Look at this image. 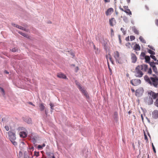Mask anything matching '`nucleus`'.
<instances>
[{"mask_svg":"<svg viewBox=\"0 0 158 158\" xmlns=\"http://www.w3.org/2000/svg\"><path fill=\"white\" fill-rule=\"evenodd\" d=\"M115 20L114 18H112L109 20V23L111 26H113L115 23Z\"/></svg>","mask_w":158,"mask_h":158,"instance_id":"obj_9","label":"nucleus"},{"mask_svg":"<svg viewBox=\"0 0 158 158\" xmlns=\"http://www.w3.org/2000/svg\"><path fill=\"white\" fill-rule=\"evenodd\" d=\"M29 103L33 106H35V105L31 102H30Z\"/></svg>","mask_w":158,"mask_h":158,"instance_id":"obj_52","label":"nucleus"},{"mask_svg":"<svg viewBox=\"0 0 158 158\" xmlns=\"http://www.w3.org/2000/svg\"><path fill=\"white\" fill-rule=\"evenodd\" d=\"M133 49L136 51H139L140 49V47L138 44H136L134 46Z\"/></svg>","mask_w":158,"mask_h":158,"instance_id":"obj_14","label":"nucleus"},{"mask_svg":"<svg viewBox=\"0 0 158 158\" xmlns=\"http://www.w3.org/2000/svg\"><path fill=\"white\" fill-rule=\"evenodd\" d=\"M127 0V3H129L130 2L131 0Z\"/></svg>","mask_w":158,"mask_h":158,"instance_id":"obj_54","label":"nucleus"},{"mask_svg":"<svg viewBox=\"0 0 158 158\" xmlns=\"http://www.w3.org/2000/svg\"><path fill=\"white\" fill-rule=\"evenodd\" d=\"M139 39L142 43L144 44L146 43V41L142 36H140L139 37Z\"/></svg>","mask_w":158,"mask_h":158,"instance_id":"obj_22","label":"nucleus"},{"mask_svg":"<svg viewBox=\"0 0 158 158\" xmlns=\"http://www.w3.org/2000/svg\"><path fill=\"white\" fill-rule=\"evenodd\" d=\"M12 51L13 52H16V50L15 48H13L12 49Z\"/></svg>","mask_w":158,"mask_h":158,"instance_id":"obj_44","label":"nucleus"},{"mask_svg":"<svg viewBox=\"0 0 158 158\" xmlns=\"http://www.w3.org/2000/svg\"><path fill=\"white\" fill-rule=\"evenodd\" d=\"M118 38L119 40V43L121 44V39L120 36V35H118Z\"/></svg>","mask_w":158,"mask_h":158,"instance_id":"obj_45","label":"nucleus"},{"mask_svg":"<svg viewBox=\"0 0 158 158\" xmlns=\"http://www.w3.org/2000/svg\"><path fill=\"white\" fill-rule=\"evenodd\" d=\"M18 33L20 34V35H23V36L26 37V38H28L29 37V36H28L27 35L24 33H23L22 32H21V31H19L18 32Z\"/></svg>","mask_w":158,"mask_h":158,"instance_id":"obj_18","label":"nucleus"},{"mask_svg":"<svg viewBox=\"0 0 158 158\" xmlns=\"http://www.w3.org/2000/svg\"><path fill=\"white\" fill-rule=\"evenodd\" d=\"M145 53H144V52H142L141 54V55L143 56V57H144V56H145Z\"/></svg>","mask_w":158,"mask_h":158,"instance_id":"obj_42","label":"nucleus"},{"mask_svg":"<svg viewBox=\"0 0 158 158\" xmlns=\"http://www.w3.org/2000/svg\"><path fill=\"white\" fill-rule=\"evenodd\" d=\"M83 94L85 96L86 98H89V94L86 92L84 93V94Z\"/></svg>","mask_w":158,"mask_h":158,"instance_id":"obj_30","label":"nucleus"},{"mask_svg":"<svg viewBox=\"0 0 158 158\" xmlns=\"http://www.w3.org/2000/svg\"><path fill=\"white\" fill-rule=\"evenodd\" d=\"M150 48L151 49H152V50H153V47H150Z\"/></svg>","mask_w":158,"mask_h":158,"instance_id":"obj_61","label":"nucleus"},{"mask_svg":"<svg viewBox=\"0 0 158 158\" xmlns=\"http://www.w3.org/2000/svg\"><path fill=\"white\" fill-rule=\"evenodd\" d=\"M145 59L146 62L148 63H149V61L150 60V58L149 56H145Z\"/></svg>","mask_w":158,"mask_h":158,"instance_id":"obj_21","label":"nucleus"},{"mask_svg":"<svg viewBox=\"0 0 158 158\" xmlns=\"http://www.w3.org/2000/svg\"><path fill=\"white\" fill-rule=\"evenodd\" d=\"M12 24L13 26H14L15 27H16L20 29H21L25 31V29L24 27H23L21 26H19L17 25H16L15 24Z\"/></svg>","mask_w":158,"mask_h":158,"instance_id":"obj_17","label":"nucleus"},{"mask_svg":"<svg viewBox=\"0 0 158 158\" xmlns=\"http://www.w3.org/2000/svg\"><path fill=\"white\" fill-rule=\"evenodd\" d=\"M148 97L145 98V102L149 105L153 104V99H155L158 98V93H156L152 91H149L148 93Z\"/></svg>","mask_w":158,"mask_h":158,"instance_id":"obj_2","label":"nucleus"},{"mask_svg":"<svg viewBox=\"0 0 158 158\" xmlns=\"http://www.w3.org/2000/svg\"><path fill=\"white\" fill-rule=\"evenodd\" d=\"M121 30L122 31L124 35H125L126 34V31L124 28L121 27Z\"/></svg>","mask_w":158,"mask_h":158,"instance_id":"obj_31","label":"nucleus"},{"mask_svg":"<svg viewBox=\"0 0 158 158\" xmlns=\"http://www.w3.org/2000/svg\"><path fill=\"white\" fill-rule=\"evenodd\" d=\"M152 115L155 118H158V111L157 110H154L152 113Z\"/></svg>","mask_w":158,"mask_h":158,"instance_id":"obj_12","label":"nucleus"},{"mask_svg":"<svg viewBox=\"0 0 158 158\" xmlns=\"http://www.w3.org/2000/svg\"><path fill=\"white\" fill-rule=\"evenodd\" d=\"M126 40L127 41H129V36H128V37H126Z\"/></svg>","mask_w":158,"mask_h":158,"instance_id":"obj_49","label":"nucleus"},{"mask_svg":"<svg viewBox=\"0 0 158 158\" xmlns=\"http://www.w3.org/2000/svg\"><path fill=\"white\" fill-rule=\"evenodd\" d=\"M76 83L77 86L79 84H80L79 83H78V82H77V81H76Z\"/></svg>","mask_w":158,"mask_h":158,"instance_id":"obj_55","label":"nucleus"},{"mask_svg":"<svg viewBox=\"0 0 158 158\" xmlns=\"http://www.w3.org/2000/svg\"><path fill=\"white\" fill-rule=\"evenodd\" d=\"M123 8L124 9V10H127L129 9L127 6H123Z\"/></svg>","mask_w":158,"mask_h":158,"instance_id":"obj_37","label":"nucleus"},{"mask_svg":"<svg viewBox=\"0 0 158 158\" xmlns=\"http://www.w3.org/2000/svg\"><path fill=\"white\" fill-rule=\"evenodd\" d=\"M143 90L142 88H139L137 90L135 91V95L138 97H139L141 96L143 94Z\"/></svg>","mask_w":158,"mask_h":158,"instance_id":"obj_6","label":"nucleus"},{"mask_svg":"<svg viewBox=\"0 0 158 158\" xmlns=\"http://www.w3.org/2000/svg\"><path fill=\"white\" fill-rule=\"evenodd\" d=\"M131 90L132 92H134L135 91V90L133 89H131Z\"/></svg>","mask_w":158,"mask_h":158,"instance_id":"obj_51","label":"nucleus"},{"mask_svg":"<svg viewBox=\"0 0 158 158\" xmlns=\"http://www.w3.org/2000/svg\"><path fill=\"white\" fill-rule=\"evenodd\" d=\"M156 61H157V63H156V64H158V60H156Z\"/></svg>","mask_w":158,"mask_h":158,"instance_id":"obj_58","label":"nucleus"},{"mask_svg":"<svg viewBox=\"0 0 158 158\" xmlns=\"http://www.w3.org/2000/svg\"><path fill=\"white\" fill-rule=\"evenodd\" d=\"M109 69L110 71V72H111V69L110 68H109Z\"/></svg>","mask_w":158,"mask_h":158,"instance_id":"obj_64","label":"nucleus"},{"mask_svg":"<svg viewBox=\"0 0 158 158\" xmlns=\"http://www.w3.org/2000/svg\"><path fill=\"white\" fill-rule=\"evenodd\" d=\"M145 7H146V9H147V10H148V9H149L148 8L147 6H145Z\"/></svg>","mask_w":158,"mask_h":158,"instance_id":"obj_57","label":"nucleus"},{"mask_svg":"<svg viewBox=\"0 0 158 158\" xmlns=\"http://www.w3.org/2000/svg\"><path fill=\"white\" fill-rule=\"evenodd\" d=\"M153 76L154 77H157L156 75H155V74H153Z\"/></svg>","mask_w":158,"mask_h":158,"instance_id":"obj_60","label":"nucleus"},{"mask_svg":"<svg viewBox=\"0 0 158 158\" xmlns=\"http://www.w3.org/2000/svg\"><path fill=\"white\" fill-rule=\"evenodd\" d=\"M113 9L112 8L108 9L106 12V15L107 16L111 12H113Z\"/></svg>","mask_w":158,"mask_h":158,"instance_id":"obj_13","label":"nucleus"},{"mask_svg":"<svg viewBox=\"0 0 158 158\" xmlns=\"http://www.w3.org/2000/svg\"><path fill=\"white\" fill-rule=\"evenodd\" d=\"M104 1L106 3L109 2H110V0H104Z\"/></svg>","mask_w":158,"mask_h":158,"instance_id":"obj_46","label":"nucleus"},{"mask_svg":"<svg viewBox=\"0 0 158 158\" xmlns=\"http://www.w3.org/2000/svg\"><path fill=\"white\" fill-rule=\"evenodd\" d=\"M25 122L28 124H31L32 123V120L30 118H27L25 119Z\"/></svg>","mask_w":158,"mask_h":158,"instance_id":"obj_23","label":"nucleus"},{"mask_svg":"<svg viewBox=\"0 0 158 158\" xmlns=\"http://www.w3.org/2000/svg\"><path fill=\"white\" fill-rule=\"evenodd\" d=\"M0 92L2 93V95L4 96L5 95V92L4 89L1 87H0Z\"/></svg>","mask_w":158,"mask_h":158,"instance_id":"obj_24","label":"nucleus"},{"mask_svg":"<svg viewBox=\"0 0 158 158\" xmlns=\"http://www.w3.org/2000/svg\"><path fill=\"white\" fill-rule=\"evenodd\" d=\"M144 135L145 139L147 141L148 140L147 136L145 133H144Z\"/></svg>","mask_w":158,"mask_h":158,"instance_id":"obj_38","label":"nucleus"},{"mask_svg":"<svg viewBox=\"0 0 158 158\" xmlns=\"http://www.w3.org/2000/svg\"><path fill=\"white\" fill-rule=\"evenodd\" d=\"M15 140H12L11 141L14 146H16L17 145V142L15 141Z\"/></svg>","mask_w":158,"mask_h":158,"instance_id":"obj_29","label":"nucleus"},{"mask_svg":"<svg viewBox=\"0 0 158 158\" xmlns=\"http://www.w3.org/2000/svg\"><path fill=\"white\" fill-rule=\"evenodd\" d=\"M45 144H43L42 146V147H45Z\"/></svg>","mask_w":158,"mask_h":158,"instance_id":"obj_59","label":"nucleus"},{"mask_svg":"<svg viewBox=\"0 0 158 158\" xmlns=\"http://www.w3.org/2000/svg\"><path fill=\"white\" fill-rule=\"evenodd\" d=\"M9 138L10 141L15 140L16 139V135L15 133L12 131H9L8 132Z\"/></svg>","mask_w":158,"mask_h":158,"instance_id":"obj_5","label":"nucleus"},{"mask_svg":"<svg viewBox=\"0 0 158 158\" xmlns=\"http://www.w3.org/2000/svg\"><path fill=\"white\" fill-rule=\"evenodd\" d=\"M152 69L151 68H150V69H148V74H151L152 73Z\"/></svg>","mask_w":158,"mask_h":158,"instance_id":"obj_36","label":"nucleus"},{"mask_svg":"<svg viewBox=\"0 0 158 158\" xmlns=\"http://www.w3.org/2000/svg\"><path fill=\"white\" fill-rule=\"evenodd\" d=\"M131 83L133 85L136 86L141 84V81L139 79H135L132 80L131 81Z\"/></svg>","mask_w":158,"mask_h":158,"instance_id":"obj_4","label":"nucleus"},{"mask_svg":"<svg viewBox=\"0 0 158 158\" xmlns=\"http://www.w3.org/2000/svg\"><path fill=\"white\" fill-rule=\"evenodd\" d=\"M39 152H36V151H35L34 152V155L35 156H36L37 157H38V156H39Z\"/></svg>","mask_w":158,"mask_h":158,"instance_id":"obj_32","label":"nucleus"},{"mask_svg":"<svg viewBox=\"0 0 158 158\" xmlns=\"http://www.w3.org/2000/svg\"><path fill=\"white\" fill-rule=\"evenodd\" d=\"M154 104L155 106L158 107V99H157L154 102Z\"/></svg>","mask_w":158,"mask_h":158,"instance_id":"obj_28","label":"nucleus"},{"mask_svg":"<svg viewBox=\"0 0 158 158\" xmlns=\"http://www.w3.org/2000/svg\"><path fill=\"white\" fill-rule=\"evenodd\" d=\"M4 72L6 74H8L9 73V72L8 71H6V70H5Z\"/></svg>","mask_w":158,"mask_h":158,"instance_id":"obj_53","label":"nucleus"},{"mask_svg":"<svg viewBox=\"0 0 158 158\" xmlns=\"http://www.w3.org/2000/svg\"><path fill=\"white\" fill-rule=\"evenodd\" d=\"M19 135L21 137H22L23 138H25L27 136V134L26 132L23 131L21 132L20 133Z\"/></svg>","mask_w":158,"mask_h":158,"instance_id":"obj_16","label":"nucleus"},{"mask_svg":"<svg viewBox=\"0 0 158 158\" xmlns=\"http://www.w3.org/2000/svg\"><path fill=\"white\" fill-rule=\"evenodd\" d=\"M133 31L137 35H139V31L136 29L134 28L133 29Z\"/></svg>","mask_w":158,"mask_h":158,"instance_id":"obj_27","label":"nucleus"},{"mask_svg":"<svg viewBox=\"0 0 158 158\" xmlns=\"http://www.w3.org/2000/svg\"><path fill=\"white\" fill-rule=\"evenodd\" d=\"M150 56L154 60H156V59L155 56H154V55H151Z\"/></svg>","mask_w":158,"mask_h":158,"instance_id":"obj_34","label":"nucleus"},{"mask_svg":"<svg viewBox=\"0 0 158 158\" xmlns=\"http://www.w3.org/2000/svg\"><path fill=\"white\" fill-rule=\"evenodd\" d=\"M24 158H32L33 157H30L29 155L26 154H24Z\"/></svg>","mask_w":158,"mask_h":158,"instance_id":"obj_33","label":"nucleus"},{"mask_svg":"<svg viewBox=\"0 0 158 158\" xmlns=\"http://www.w3.org/2000/svg\"><path fill=\"white\" fill-rule=\"evenodd\" d=\"M40 109L41 111H43L45 109V106L42 103L39 106Z\"/></svg>","mask_w":158,"mask_h":158,"instance_id":"obj_20","label":"nucleus"},{"mask_svg":"<svg viewBox=\"0 0 158 158\" xmlns=\"http://www.w3.org/2000/svg\"><path fill=\"white\" fill-rule=\"evenodd\" d=\"M119 9L122 11L125 12L126 13L128 14L129 15H132L131 12L129 9L127 10H124L123 8L121 7H119Z\"/></svg>","mask_w":158,"mask_h":158,"instance_id":"obj_10","label":"nucleus"},{"mask_svg":"<svg viewBox=\"0 0 158 158\" xmlns=\"http://www.w3.org/2000/svg\"><path fill=\"white\" fill-rule=\"evenodd\" d=\"M152 148H153V151H154V152H156V150H155V147H154V146L153 143H152Z\"/></svg>","mask_w":158,"mask_h":158,"instance_id":"obj_41","label":"nucleus"},{"mask_svg":"<svg viewBox=\"0 0 158 158\" xmlns=\"http://www.w3.org/2000/svg\"><path fill=\"white\" fill-rule=\"evenodd\" d=\"M108 68H109V69L110 68V66H109V63H108Z\"/></svg>","mask_w":158,"mask_h":158,"instance_id":"obj_63","label":"nucleus"},{"mask_svg":"<svg viewBox=\"0 0 158 158\" xmlns=\"http://www.w3.org/2000/svg\"><path fill=\"white\" fill-rule=\"evenodd\" d=\"M152 69L153 72L155 73L156 75H158V71L156 67V66H154V67L152 68Z\"/></svg>","mask_w":158,"mask_h":158,"instance_id":"obj_19","label":"nucleus"},{"mask_svg":"<svg viewBox=\"0 0 158 158\" xmlns=\"http://www.w3.org/2000/svg\"><path fill=\"white\" fill-rule=\"evenodd\" d=\"M149 63L150 64V66L152 67V68H153L154 66H156L155 65L156 63H154V62H149Z\"/></svg>","mask_w":158,"mask_h":158,"instance_id":"obj_26","label":"nucleus"},{"mask_svg":"<svg viewBox=\"0 0 158 158\" xmlns=\"http://www.w3.org/2000/svg\"><path fill=\"white\" fill-rule=\"evenodd\" d=\"M156 25L158 26V20H156Z\"/></svg>","mask_w":158,"mask_h":158,"instance_id":"obj_48","label":"nucleus"},{"mask_svg":"<svg viewBox=\"0 0 158 158\" xmlns=\"http://www.w3.org/2000/svg\"><path fill=\"white\" fill-rule=\"evenodd\" d=\"M131 56L132 62L134 63H135L137 60V57L135 54L133 53H131Z\"/></svg>","mask_w":158,"mask_h":158,"instance_id":"obj_8","label":"nucleus"},{"mask_svg":"<svg viewBox=\"0 0 158 158\" xmlns=\"http://www.w3.org/2000/svg\"><path fill=\"white\" fill-rule=\"evenodd\" d=\"M148 52L151 54L155 55V52L153 51L150 50L148 49Z\"/></svg>","mask_w":158,"mask_h":158,"instance_id":"obj_25","label":"nucleus"},{"mask_svg":"<svg viewBox=\"0 0 158 158\" xmlns=\"http://www.w3.org/2000/svg\"><path fill=\"white\" fill-rule=\"evenodd\" d=\"M114 57L116 60L117 61L119 64H121V61H119V54L118 52L116 51L114 52Z\"/></svg>","mask_w":158,"mask_h":158,"instance_id":"obj_7","label":"nucleus"},{"mask_svg":"<svg viewBox=\"0 0 158 158\" xmlns=\"http://www.w3.org/2000/svg\"><path fill=\"white\" fill-rule=\"evenodd\" d=\"M130 40L131 41L135 39V37L133 35H131L130 36Z\"/></svg>","mask_w":158,"mask_h":158,"instance_id":"obj_35","label":"nucleus"},{"mask_svg":"<svg viewBox=\"0 0 158 158\" xmlns=\"http://www.w3.org/2000/svg\"><path fill=\"white\" fill-rule=\"evenodd\" d=\"M141 118L142 120L143 121V117L142 114H141Z\"/></svg>","mask_w":158,"mask_h":158,"instance_id":"obj_50","label":"nucleus"},{"mask_svg":"<svg viewBox=\"0 0 158 158\" xmlns=\"http://www.w3.org/2000/svg\"><path fill=\"white\" fill-rule=\"evenodd\" d=\"M38 148H42V146L40 145H39L38 146Z\"/></svg>","mask_w":158,"mask_h":158,"instance_id":"obj_47","label":"nucleus"},{"mask_svg":"<svg viewBox=\"0 0 158 158\" xmlns=\"http://www.w3.org/2000/svg\"><path fill=\"white\" fill-rule=\"evenodd\" d=\"M49 105L50 106L51 109L53 110V107L54 106L53 105L52 103H50Z\"/></svg>","mask_w":158,"mask_h":158,"instance_id":"obj_40","label":"nucleus"},{"mask_svg":"<svg viewBox=\"0 0 158 158\" xmlns=\"http://www.w3.org/2000/svg\"><path fill=\"white\" fill-rule=\"evenodd\" d=\"M57 77L60 78H62L63 79H66L67 78V77L66 75L62 73H60L58 74Z\"/></svg>","mask_w":158,"mask_h":158,"instance_id":"obj_11","label":"nucleus"},{"mask_svg":"<svg viewBox=\"0 0 158 158\" xmlns=\"http://www.w3.org/2000/svg\"><path fill=\"white\" fill-rule=\"evenodd\" d=\"M148 68V66L146 64H142L138 65L135 68L134 72L135 75L137 77H141L143 74L142 71L146 72Z\"/></svg>","mask_w":158,"mask_h":158,"instance_id":"obj_1","label":"nucleus"},{"mask_svg":"<svg viewBox=\"0 0 158 158\" xmlns=\"http://www.w3.org/2000/svg\"><path fill=\"white\" fill-rule=\"evenodd\" d=\"M5 128L6 129V130L7 131H8L9 130V127L8 126H6L5 127Z\"/></svg>","mask_w":158,"mask_h":158,"instance_id":"obj_39","label":"nucleus"},{"mask_svg":"<svg viewBox=\"0 0 158 158\" xmlns=\"http://www.w3.org/2000/svg\"><path fill=\"white\" fill-rule=\"evenodd\" d=\"M78 88L80 89V90L82 92L83 94L86 92V91L84 88H82L80 84H79L78 85Z\"/></svg>","mask_w":158,"mask_h":158,"instance_id":"obj_15","label":"nucleus"},{"mask_svg":"<svg viewBox=\"0 0 158 158\" xmlns=\"http://www.w3.org/2000/svg\"><path fill=\"white\" fill-rule=\"evenodd\" d=\"M52 158H55V157L54 156H53L52 157Z\"/></svg>","mask_w":158,"mask_h":158,"instance_id":"obj_62","label":"nucleus"},{"mask_svg":"<svg viewBox=\"0 0 158 158\" xmlns=\"http://www.w3.org/2000/svg\"><path fill=\"white\" fill-rule=\"evenodd\" d=\"M144 79L151 85L156 87L158 85V77H151L149 78L148 76L146 75L144 77Z\"/></svg>","mask_w":158,"mask_h":158,"instance_id":"obj_3","label":"nucleus"},{"mask_svg":"<svg viewBox=\"0 0 158 158\" xmlns=\"http://www.w3.org/2000/svg\"><path fill=\"white\" fill-rule=\"evenodd\" d=\"M79 69H78V67H77L75 68V71L76 72H77V71H78Z\"/></svg>","mask_w":158,"mask_h":158,"instance_id":"obj_43","label":"nucleus"},{"mask_svg":"<svg viewBox=\"0 0 158 158\" xmlns=\"http://www.w3.org/2000/svg\"><path fill=\"white\" fill-rule=\"evenodd\" d=\"M109 59H110V60L111 61L112 58H111V56H110V57H109Z\"/></svg>","mask_w":158,"mask_h":158,"instance_id":"obj_56","label":"nucleus"}]
</instances>
